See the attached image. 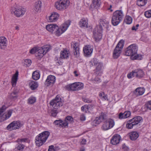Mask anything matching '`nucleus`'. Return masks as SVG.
Instances as JSON below:
<instances>
[{"label": "nucleus", "instance_id": "nucleus-1", "mask_svg": "<svg viewBox=\"0 0 151 151\" xmlns=\"http://www.w3.org/2000/svg\"><path fill=\"white\" fill-rule=\"evenodd\" d=\"M70 23L69 21H67L62 25L60 28L55 24H48L46 26V29L50 32H53L56 36H58L67 29L70 24Z\"/></svg>", "mask_w": 151, "mask_h": 151}, {"label": "nucleus", "instance_id": "nucleus-2", "mask_svg": "<svg viewBox=\"0 0 151 151\" xmlns=\"http://www.w3.org/2000/svg\"><path fill=\"white\" fill-rule=\"evenodd\" d=\"M104 26V21L103 19H101L99 26L96 27L93 31V37L95 40L99 41L102 38L103 30V27Z\"/></svg>", "mask_w": 151, "mask_h": 151}, {"label": "nucleus", "instance_id": "nucleus-3", "mask_svg": "<svg viewBox=\"0 0 151 151\" xmlns=\"http://www.w3.org/2000/svg\"><path fill=\"white\" fill-rule=\"evenodd\" d=\"M137 47L136 45L132 44L126 49L125 55L127 56H130L132 60L139 59V55L137 54Z\"/></svg>", "mask_w": 151, "mask_h": 151}, {"label": "nucleus", "instance_id": "nucleus-4", "mask_svg": "<svg viewBox=\"0 0 151 151\" xmlns=\"http://www.w3.org/2000/svg\"><path fill=\"white\" fill-rule=\"evenodd\" d=\"M50 134L48 131H44L40 134L35 138V142L37 146L42 145L46 141Z\"/></svg>", "mask_w": 151, "mask_h": 151}, {"label": "nucleus", "instance_id": "nucleus-5", "mask_svg": "<svg viewBox=\"0 0 151 151\" xmlns=\"http://www.w3.org/2000/svg\"><path fill=\"white\" fill-rule=\"evenodd\" d=\"M124 44V41L121 40L116 46L113 53V57L114 59L117 58L120 56L122 52L121 50L123 47Z\"/></svg>", "mask_w": 151, "mask_h": 151}, {"label": "nucleus", "instance_id": "nucleus-6", "mask_svg": "<svg viewBox=\"0 0 151 151\" xmlns=\"http://www.w3.org/2000/svg\"><path fill=\"white\" fill-rule=\"evenodd\" d=\"M69 3L68 0H60L55 3V6L58 10H63L68 7Z\"/></svg>", "mask_w": 151, "mask_h": 151}, {"label": "nucleus", "instance_id": "nucleus-7", "mask_svg": "<svg viewBox=\"0 0 151 151\" xmlns=\"http://www.w3.org/2000/svg\"><path fill=\"white\" fill-rule=\"evenodd\" d=\"M10 11L12 14H14L17 17L22 16L25 12V10L20 6L12 7L11 8Z\"/></svg>", "mask_w": 151, "mask_h": 151}, {"label": "nucleus", "instance_id": "nucleus-8", "mask_svg": "<svg viewBox=\"0 0 151 151\" xmlns=\"http://www.w3.org/2000/svg\"><path fill=\"white\" fill-rule=\"evenodd\" d=\"M63 101L58 95H57L55 99L50 102V105L55 109L58 108L63 105Z\"/></svg>", "mask_w": 151, "mask_h": 151}, {"label": "nucleus", "instance_id": "nucleus-9", "mask_svg": "<svg viewBox=\"0 0 151 151\" xmlns=\"http://www.w3.org/2000/svg\"><path fill=\"white\" fill-rule=\"evenodd\" d=\"M50 49V48L47 45L43 46L39 49H37L36 56L39 57L40 58H42Z\"/></svg>", "mask_w": 151, "mask_h": 151}, {"label": "nucleus", "instance_id": "nucleus-10", "mask_svg": "<svg viewBox=\"0 0 151 151\" xmlns=\"http://www.w3.org/2000/svg\"><path fill=\"white\" fill-rule=\"evenodd\" d=\"M22 126V124L20 122L14 121L7 127V129L9 131H12L14 129H16L19 128Z\"/></svg>", "mask_w": 151, "mask_h": 151}, {"label": "nucleus", "instance_id": "nucleus-11", "mask_svg": "<svg viewBox=\"0 0 151 151\" xmlns=\"http://www.w3.org/2000/svg\"><path fill=\"white\" fill-rule=\"evenodd\" d=\"M55 77L54 76L50 75L47 77L45 84L47 86L52 85L55 82Z\"/></svg>", "mask_w": 151, "mask_h": 151}, {"label": "nucleus", "instance_id": "nucleus-12", "mask_svg": "<svg viewBox=\"0 0 151 151\" xmlns=\"http://www.w3.org/2000/svg\"><path fill=\"white\" fill-rule=\"evenodd\" d=\"M100 0H92V3L89 7V9L91 11L97 10L100 6Z\"/></svg>", "mask_w": 151, "mask_h": 151}, {"label": "nucleus", "instance_id": "nucleus-13", "mask_svg": "<svg viewBox=\"0 0 151 151\" xmlns=\"http://www.w3.org/2000/svg\"><path fill=\"white\" fill-rule=\"evenodd\" d=\"M114 125V120L109 119L105 121V126H104V130H108L112 128Z\"/></svg>", "mask_w": 151, "mask_h": 151}, {"label": "nucleus", "instance_id": "nucleus-14", "mask_svg": "<svg viewBox=\"0 0 151 151\" xmlns=\"http://www.w3.org/2000/svg\"><path fill=\"white\" fill-rule=\"evenodd\" d=\"M59 17V15L56 12L52 13L49 17L48 21L50 22H55L56 21Z\"/></svg>", "mask_w": 151, "mask_h": 151}, {"label": "nucleus", "instance_id": "nucleus-15", "mask_svg": "<svg viewBox=\"0 0 151 151\" xmlns=\"http://www.w3.org/2000/svg\"><path fill=\"white\" fill-rule=\"evenodd\" d=\"M93 51V48L90 45L86 46L83 48L84 53L85 56H90Z\"/></svg>", "mask_w": 151, "mask_h": 151}, {"label": "nucleus", "instance_id": "nucleus-16", "mask_svg": "<svg viewBox=\"0 0 151 151\" xmlns=\"http://www.w3.org/2000/svg\"><path fill=\"white\" fill-rule=\"evenodd\" d=\"M121 138V137L119 135H115L111 139V142L113 145H116L119 143Z\"/></svg>", "mask_w": 151, "mask_h": 151}, {"label": "nucleus", "instance_id": "nucleus-17", "mask_svg": "<svg viewBox=\"0 0 151 151\" xmlns=\"http://www.w3.org/2000/svg\"><path fill=\"white\" fill-rule=\"evenodd\" d=\"M145 92V89L143 88H137L133 92L134 94L136 96L143 95Z\"/></svg>", "mask_w": 151, "mask_h": 151}, {"label": "nucleus", "instance_id": "nucleus-18", "mask_svg": "<svg viewBox=\"0 0 151 151\" xmlns=\"http://www.w3.org/2000/svg\"><path fill=\"white\" fill-rule=\"evenodd\" d=\"M71 46L74 48V55L76 57H78L79 55V48L78 43L77 42L73 43V44L71 45Z\"/></svg>", "mask_w": 151, "mask_h": 151}, {"label": "nucleus", "instance_id": "nucleus-19", "mask_svg": "<svg viewBox=\"0 0 151 151\" xmlns=\"http://www.w3.org/2000/svg\"><path fill=\"white\" fill-rule=\"evenodd\" d=\"M7 39L4 37H0V48L4 49L7 45Z\"/></svg>", "mask_w": 151, "mask_h": 151}, {"label": "nucleus", "instance_id": "nucleus-20", "mask_svg": "<svg viewBox=\"0 0 151 151\" xmlns=\"http://www.w3.org/2000/svg\"><path fill=\"white\" fill-rule=\"evenodd\" d=\"M88 19L87 18H83L81 19L79 22L80 26L81 28L85 27L87 28L88 26Z\"/></svg>", "mask_w": 151, "mask_h": 151}, {"label": "nucleus", "instance_id": "nucleus-21", "mask_svg": "<svg viewBox=\"0 0 151 151\" xmlns=\"http://www.w3.org/2000/svg\"><path fill=\"white\" fill-rule=\"evenodd\" d=\"M70 56V52L68 50L64 49L61 51L60 57L62 59H67Z\"/></svg>", "mask_w": 151, "mask_h": 151}, {"label": "nucleus", "instance_id": "nucleus-22", "mask_svg": "<svg viewBox=\"0 0 151 151\" xmlns=\"http://www.w3.org/2000/svg\"><path fill=\"white\" fill-rule=\"evenodd\" d=\"M132 73L135 75V77L139 78L142 77L144 75L143 72L141 70H136L133 71Z\"/></svg>", "mask_w": 151, "mask_h": 151}, {"label": "nucleus", "instance_id": "nucleus-23", "mask_svg": "<svg viewBox=\"0 0 151 151\" xmlns=\"http://www.w3.org/2000/svg\"><path fill=\"white\" fill-rule=\"evenodd\" d=\"M113 15L119 18V20H122L124 17L123 12L121 10L115 11L113 13Z\"/></svg>", "mask_w": 151, "mask_h": 151}, {"label": "nucleus", "instance_id": "nucleus-24", "mask_svg": "<svg viewBox=\"0 0 151 151\" xmlns=\"http://www.w3.org/2000/svg\"><path fill=\"white\" fill-rule=\"evenodd\" d=\"M131 113L130 111H126L124 113H120L119 115V119L126 118L129 117Z\"/></svg>", "mask_w": 151, "mask_h": 151}, {"label": "nucleus", "instance_id": "nucleus-25", "mask_svg": "<svg viewBox=\"0 0 151 151\" xmlns=\"http://www.w3.org/2000/svg\"><path fill=\"white\" fill-rule=\"evenodd\" d=\"M142 119L141 116H137L130 120L133 123L135 126L139 123L142 120Z\"/></svg>", "mask_w": 151, "mask_h": 151}, {"label": "nucleus", "instance_id": "nucleus-26", "mask_svg": "<svg viewBox=\"0 0 151 151\" xmlns=\"http://www.w3.org/2000/svg\"><path fill=\"white\" fill-rule=\"evenodd\" d=\"M130 139L132 140H135L138 137L139 134L136 132H132L129 133Z\"/></svg>", "mask_w": 151, "mask_h": 151}, {"label": "nucleus", "instance_id": "nucleus-27", "mask_svg": "<svg viewBox=\"0 0 151 151\" xmlns=\"http://www.w3.org/2000/svg\"><path fill=\"white\" fill-rule=\"evenodd\" d=\"M42 6V2L40 1H37L35 3L34 10L36 12L40 11Z\"/></svg>", "mask_w": 151, "mask_h": 151}, {"label": "nucleus", "instance_id": "nucleus-28", "mask_svg": "<svg viewBox=\"0 0 151 151\" xmlns=\"http://www.w3.org/2000/svg\"><path fill=\"white\" fill-rule=\"evenodd\" d=\"M54 124L55 125H59L61 127H65L68 126V123H64L63 121L61 120H56L54 122Z\"/></svg>", "mask_w": 151, "mask_h": 151}, {"label": "nucleus", "instance_id": "nucleus-29", "mask_svg": "<svg viewBox=\"0 0 151 151\" xmlns=\"http://www.w3.org/2000/svg\"><path fill=\"white\" fill-rule=\"evenodd\" d=\"M116 16L113 15L112 18L111 23L114 26L117 25L121 21V20H119V18Z\"/></svg>", "mask_w": 151, "mask_h": 151}, {"label": "nucleus", "instance_id": "nucleus-30", "mask_svg": "<svg viewBox=\"0 0 151 151\" xmlns=\"http://www.w3.org/2000/svg\"><path fill=\"white\" fill-rule=\"evenodd\" d=\"M76 82L67 85L66 86V89L68 90L75 91H77Z\"/></svg>", "mask_w": 151, "mask_h": 151}, {"label": "nucleus", "instance_id": "nucleus-31", "mask_svg": "<svg viewBox=\"0 0 151 151\" xmlns=\"http://www.w3.org/2000/svg\"><path fill=\"white\" fill-rule=\"evenodd\" d=\"M104 119V114L101 113V115L96 118L95 120L93 121V123L97 124H99L102 122Z\"/></svg>", "mask_w": 151, "mask_h": 151}, {"label": "nucleus", "instance_id": "nucleus-32", "mask_svg": "<svg viewBox=\"0 0 151 151\" xmlns=\"http://www.w3.org/2000/svg\"><path fill=\"white\" fill-rule=\"evenodd\" d=\"M29 86L32 90H35L37 88L38 84L36 81H32L29 83Z\"/></svg>", "mask_w": 151, "mask_h": 151}, {"label": "nucleus", "instance_id": "nucleus-33", "mask_svg": "<svg viewBox=\"0 0 151 151\" xmlns=\"http://www.w3.org/2000/svg\"><path fill=\"white\" fill-rule=\"evenodd\" d=\"M18 73L16 72L15 74L13 76L12 78V82L13 86H15L17 80Z\"/></svg>", "mask_w": 151, "mask_h": 151}, {"label": "nucleus", "instance_id": "nucleus-34", "mask_svg": "<svg viewBox=\"0 0 151 151\" xmlns=\"http://www.w3.org/2000/svg\"><path fill=\"white\" fill-rule=\"evenodd\" d=\"M18 91L16 89L14 90V91L11 93L10 96V98L12 100H15L18 97Z\"/></svg>", "mask_w": 151, "mask_h": 151}, {"label": "nucleus", "instance_id": "nucleus-35", "mask_svg": "<svg viewBox=\"0 0 151 151\" xmlns=\"http://www.w3.org/2000/svg\"><path fill=\"white\" fill-rule=\"evenodd\" d=\"M73 118L71 116H67L65 119L64 121H63L64 123H67L68 125L69 123H73Z\"/></svg>", "mask_w": 151, "mask_h": 151}, {"label": "nucleus", "instance_id": "nucleus-36", "mask_svg": "<svg viewBox=\"0 0 151 151\" xmlns=\"http://www.w3.org/2000/svg\"><path fill=\"white\" fill-rule=\"evenodd\" d=\"M32 78L34 80H37L40 78V73L37 71L33 72L32 74Z\"/></svg>", "mask_w": 151, "mask_h": 151}, {"label": "nucleus", "instance_id": "nucleus-37", "mask_svg": "<svg viewBox=\"0 0 151 151\" xmlns=\"http://www.w3.org/2000/svg\"><path fill=\"white\" fill-rule=\"evenodd\" d=\"M147 2V0H138L137 1V4L139 6H143Z\"/></svg>", "mask_w": 151, "mask_h": 151}, {"label": "nucleus", "instance_id": "nucleus-38", "mask_svg": "<svg viewBox=\"0 0 151 151\" xmlns=\"http://www.w3.org/2000/svg\"><path fill=\"white\" fill-rule=\"evenodd\" d=\"M132 122L130 119L127 122L126 125V127L128 129H132L133 128L134 126H135Z\"/></svg>", "mask_w": 151, "mask_h": 151}, {"label": "nucleus", "instance_id": "nucleus-39", "mask_svg": "<svg viewBox=\"0 0 151 151\" xmlns=\"http://www.w3.org/2000/svg\"><path fill=\"white\" fill-rule=\"evenodd\" d=\"M75 86L77 87V91L82 89L83 88V84L82 83L76 82V85Z\"/></svg>", "mask_w": 151, "mask_h": 151}, {"label": "nucleus", "instance_id": "nucleus-40", "mask_svg": "<svg viewBox=\"0 0 151 151\" xmlns=\"http://www.w3.org/2000/svg\"><path fill=\"white\" fill-rule=\"evenodd\" d=\"M91 65L92 66L93 65H96L98 64V62L96 58H93L90 62Z\"/></svg>", "mask_w": 151, "mask_h": 151}, {"label": "nucleus", "instance_id": "nucleus-41", "mask_svg": "<svg viewBox=\"0 0 151 151\" xmlns=\"http://www.w3.org/2000/svg\"><path fill=\"white\" fill-rule=\"evenodd\" d=\"M132 21V19L131 17L129 16H127L126 17L124 20V22L127 24H130Z\"/></svg>", "mask_w": 151, "mask_h": 151}, {"label": "nucleus", "instance_id": "nucleus-42", "mask_svg": "<svg viewBox=\"0 0 151 151\" xmlns=\"http://www.w3.org/2000/svg\"><path fill=\"white\" fill-rule=\"evenodd\" d=\"M12 111L13 110L12 109H10L8 111L7 114L5 115L6 117L5 119V120L9 119L11 116L12 112Z\"/></svg>", "mask_w": 151, "mask_h": 151}, {"label": "nucleus", "instance_id": "nucleus-43", "mask_svg": "<svg viewBox=\"0 0 151 151\" xmlns=\"http://www.w3.org/2000/svg\"><path fill=\"white\" fill-rule=\"evenodd\" d=\"M35 98L33 97H31L28 99V102L30 104H33L35 102Z\"/></svg>", "mask_w": 151, "mask_h": 151}, {"label": "nucleus", "instance_id": "nucleus-44", "mask_svg": "<svg viewBox=\"0 0 151 151\" xmlns=\"http://www.w3.org/2000/svg\"><path fill=\"white\" fill-rule=\"evenodd\" d=\"M104 27L106 26V28L107 30H109L110 29L111 27V25L109 23V22L108 21H105L104 22Z\"/></svg>", "mask_w": 151, "mask_h": 151}, {"label": "nucleus", "instance_id": "nucleus-45", "mask_svg": "<svg viewBox=\"0 0 151 151\" xmlns=\"http://www.w3.org/2000/svg\"><path fill=\"white\" fill-rule=\"evenodd\" d=\"M144 14L147 18L150 17H151V9L145 12Z\"/></svg>", "mask_w": 151, "mask_h": 151}, {"label": "nucleus", "instance_id": "nucleus-46", "mask_svg": "<svg viewBox=\"0 0 151 151\" xmlns=\"http://www.w3.org/2000/svg\"><path fill=\"white\" fill-rule=\"evenodd\" d=\"M24 145L19 143L17 148L18 150L22 151L24 149Z\"/></svg>", "mask_w": 151, "mask_h": 151}, {"label": "nucleus", "instance_id": "nucleus-47", "mask_svg": "<svg viewBox=\"0 0 151 151\" xmlns=\"http://www.w3.org/2000/svg\"><path fill=\"white\" fill-rule=\"evenodd\" d=\"M37 49L36 47H34L33 48L31 49L29 51V52L31 54H33L34 53H36V55L37 54Z\"/></svg>", "mask_w": 151, "mask_h": 151}, {"label": "nucleus", "instance_id": "nucleus-48", "mask_svg": "<svg viewBox=\"0 0 151 151\" xmlns=\"http://www.w3.org/2000/svg\"><path fill=\"white\" fill-rule=\"evenodd\" d=\"M25 64L27 66H30L32 63V61L31 60L29 59H27L24 60Z\"/></svg>", "mask_w": 151, "mask_h": 151}, {"label": "nucleus", "instance_id": "nucleus-49", "mask_svg": "<svg viewBox=\"0 0 151 151\" xmlns=\"http://www.w3.org/2000/svg\"><path fill=\"white\" fill-rule=\"evenodd\" d=\"M58 113V112L56 109H53L51 111V115L52 116L55 117L56 116Z\"/></svg>", "mask_w": 151, "mask_h": 151}, {"label": "nucleus", "instance_id": "nucleus-50", "mask_svg": "<svg viewBox=\"0 0 151 151\" xmlns=\"http://www.w3.org/2000/svg\"><path fill=\"white\" fill-rule=\"evenodd\" d=\"M146 106L147 109L151 110V101H149L146 104Z\"/></svg>", "mask_w": 151, "mask_h": 151}, {"label": "nucleus", "instance_id": "nucleus-51", "mask_svg": "<svg viewBox=\"0 0 151 151\" xmlns=\"http://www.w3.org/2000/svg\"><path fill=\"white\" fill-rule=\"evenodd\" d=\"M27 138L18 139L17 141L18 142H27Z\"/></svg>", "mask_w": 151, "mask_h": 151}, {"label": "nucleus", "instance_id": "nucleus-52", "mask_svg": "<svg viewBox=\"0 0 151 151\" xmlns=\"http://www.w3.org/2000/svg\"><path fill=\"white\" fill-rule=\"evenodd\" d=\"M133 71L130 73L128 74L127 75V77L129 78H131L132 77H135V75H134L133 73Z\"/></svg>", "mask_w": 151, "mask_h": 151}, {"label": "nucleus", "instance_id": "nucleus-53", "mask_svg": "<svg viewBox=\"0 0 151 151\" xmlns=\"http://www.w3.org/2000/svg\"><path fill=\"white\" fill-rule=\"evenodd\" d=\"M80 120L82 121H84L86 120V117L83 114H81L80 117Z\"/></svg>", "mask_w": 151, "mask_h": 151}, {"label": "nucleus", "instance_id": "nucleus-54", "mask_svg": "<svg viewBox=\"0 0 151 151\" xmlns=\"http://www.w3.org/2000/svg\"><path fill=\"white\" fill-rule=\"evenodd\" d=\"M104 95V92H100L99 94V96L100 97V98L101 99H103L104 98V96L103 95Z\"/></svg>", "mask_w": 151, "mask_h": 151}, {"label": "nucleus", "instance_id": "nucleus-55", "mask_svg": "<svg viewBox=\"0 0 151 151\" xmlns=\"http://www.w3.org/2000/svg\"><path fill=\"white\" fill-rule=\"evenodd\" d=\"M48 151H55V150L54 149L53 145H51L49 146Z\"/></svg>", "mask_w": 151, "mask_h": 151}, {"label": "nucleus", "instance_id": "nucleus-56", "mask_svg": "<svg viewBox=\"0 0 151 151\" xmlns=\"http://www.w3.org/2000/svg\"><path fill=\"white\" fill-rule=\"evenodd\" d=\"M6 109L5 106L3 105L1 108L0 109V110L2 111L3 112H4V110Z\"/></svg>", "mask_w": 151, "mask_h": 151}, {"label": "nucleus", "instance_id": "nucleus-57", "mask_svg": "<svg viewBox=\"0 0 151 151\" xmlns=\"http://www.w3.org/2000/svg\"><path fill=\"white\" fill-rule=\"evenodd\" d=\"M83 101L84 102L86 103H89L91 102V100L87 99H83Z\"/></svg>", "mask_w": 151, "mask_h": 151}, {"label": "nucleus", "instance_id": "nucleus-58", "mask_svg": "<svg viewBox=\"0 0 151 151\" xmlns=\"http://www.w3.org/2000/svg\"><path fill=\"white\" fill-rule=\"evenodd\" d=\"M86 106V107L85 108L84 111L86 113L88 112V109L90 108V106L89 105Z\"/></svg>", "mask_w": 151, "mask_h": 151}, {"label": "nucleus", "instance_id": "nucleus-59", "mask_svg": "<svg viewBox=\"0 0 151 151\" xmlns=\"http://www.w3.org/2000/svg\"><path fill=\"white\" fill-rule=\"evenodd\" d=\"M86 107V105L82 106L81 108V110L82 111H84L85 108Z\"/></svg>", "mask_w": 151, "mask_h": 151}, {"label": "nucleus", "instance_id": "nucleus-60", "mask_svg": "<svg viewBox=\"0 0 151 151\" xmlns=\"http://www.w3.org/2000/svg\"><path fill=\"white\" fill-rule=\"evenodd\" d=\"M86 142V139H82V141H81V142H82V144L84 145L85 144V142Z\"/></svg>", "mask_w": 151, "mask_h": 151}, {"label": "nucleus", "instance_id": "nucleus-61", "mask_svg": "<svg viewBox=\"0 0 151 151\" xmlns=\"http://www.w3.org/2000/svg\"><path fill=\"white\" fill-rule=\"evenodd\" d=\"M74 73L76 76L77 77L78 76V74L77 73V71H74Z\"/></svg>", "mask_w": 151, "mask_h": 151}, {"label": "nucleus", "instance_id": "nucleus-62", "mask_svg": "<svg viewBox=\"0 0 151 151\" xmlns=\"http://www.w3.org/2000/svg\"><path fill=\"white\" fill-rule=\"evenodd\" d=\"M112 7V6L111 5H110L109 8L108 9V10H110L111 12H113V10L112 9H111V8Z\"/></svg>", "mask_w": 151, "mask_h": 151}, {"label": "nucleus", "instance_id": "nucleus-63", "mask_svg": "<svg viewBox=\"0 0 151 151\" xmlns=\"http://www.w3.org/2000/svg\"><path fill=\"white\" fill-rule=\"evenodd\" d=\"M137 29V28H136L134 26L132 27V30H136Z\"/></svg>", "mask_w": 151, "mask_h": 151}, {"label": "nucleus", "instance_id": "nucleus-64", "mask_svg": "<svg viewBox=\"0 0 151 151\" xmlns=\"http://www.w3.org/2000/svg\"><path fill=\"white\" fill-rule=\"evenodd\" d=\"M80 151H85V149L83 148L80 149Z\"/></svg>", "mask_w": 151, "mask_h": 151}]
</instances>
